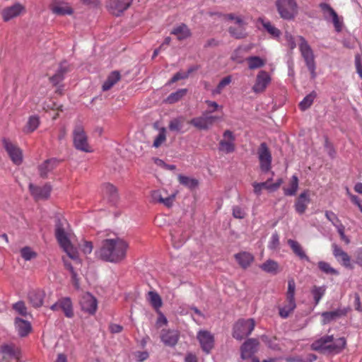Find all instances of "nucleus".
Listing matches in <instances>:
<instances>
[{"mask_svg":"<svg viewBox=\"0 0 362 362\" xmlns=\"http://www.w3.org/2000/svg\"><path fill=\"white\" fill-rule=\"evenodd\" d=\"M180 339V333L175 329H163L160 334L161 341L168 346H175Z\"/></svg>","mask_w":362,"mask_h":362,"instance_id":"412c9836","label":"nucleus"},{"mask_svg":"<svg viewBox=\"0 0 362 362\" xmlns=\"http://www.w3.org/2000/svg\"><path fill=\"white\" fill-rule=\"evenodd\" d=\"M279 237L277 233H274L272 234L271 237V240L269 243V248L271 250H276L279 247Z\"/></svg>","mask_w":362,"mask_h":362,"instance_id":"bf43d9fd","label":"nucleus"},{"mask_svg":"<svg viewBox=\"0 0 362 362\" xmlns=\"http://www.w3.org/2000/svg\"><path fill=\"white\" fill-rule=\"evenodd\" d=\"M272 81V78L268 72L262 70L258 72L255 83L253 85L252 90L255 93H262L264 92L267 87Z\"/></svg>","mask_w":362,"mask_h":362,"instance_id":"9b49d317","label":"nucleus"},{"mask_svg":"<svg viewBox=\"0 0 362 362\" xmlns=\"http://www.w3.org/2000/svg\"><path fill=\"white\" fill-rule=\"evenodd\" d=\"M255 327L254 319H240L233 325V337L237 340H242L252 332Z\"/></svg>","mask_w":362,"mask_h":362,"instance_id":"39448f33","label":"nucleus"},{"mask_svg":"<svg viewBox=\"0 0 362 362\" xmlns=\"http://www.w3.org/2000/svg\"><path fill=\"white\" fill-rule=\"evenodd\" d=\"M288 245L291 248L293 253L298 256L300 259H304L310 262V258L306 255L300 244L296 240L289 239L288 240Z\"/></svg>","mask_w":362,"mask_h":362,"instance_id":"c85d7f7f","label":"nucleus"},{"mask_svg":"<svg viewBox=\"0 0 362 362\" xmlns=\"http://www.w3.org/2000/svg\"><path fill=\"white\" fill-rule=\"evenodd\" d=\"M45 294L41 291H31L28 293V300L34 308H40L42 305Z\"/></svg>","mask_w":362,"mask_h":362,"instance_id":"bb28decb","label":"nucleus"},{"mask_svg":"<svg viewBox=\"0 0 362 362\" xmlns=\"http://www.w3.org/2000/svg\"><path fill=\"white\" fill-rule=\"evenodd\" d=\"M171 34L177 36L179 40H185L191 36V32L187 25L182 23L180 25L175 28L172 31Z\"/></svg>","mask_w":362,"mask_h":362,"instance_id":"2f4dec72","label":"nucleus"},{"mask_svg":"<svg viewBox=\"0 0 362 362\" xmlns=\"http://www.w3.org/2000/svg\"><path fill=\"white\" fill-rule=\"evenodd\" d=\"M223 139L219 141L218 151L225 153H230L235 151V136L230 130H226L223 134Z\"/></svg>","mask_w":362,"mask_h":362,"instance_id":"9d476101","label":"nucleus"},{"mask_svg":"<svg viewBox=\"0 0 362 362\" xmlns=\"http://www.w3.org/2000/svg\"><path fill=\"white\" fill-rule=\"evenodd\" d=\"M332 253L337 261L346 268L352 269L351 257L336 243L332 245Z\"/></svg>","mask_w":362,"mask_h":362,"instance_id":"aec40b11","label":"nucleus"},{"mask_svg":"<svg viewBox=\"0 0 362 362\" xmlns=\"http://www.w3.org/2000/svg\"><path fill=\"white\" fill-rule=\"evenodd\" d=\"M132 0H109L107 6L112 14L119 16L132 5Z\"/></svg>","mask_w":362,"mask_h":362,"instance_id":"f3484780","label":"nucleus"},{"mask_svg":"<svg viewBox=\"0 0 362 362\" xmlns=\"http://www.w3.org/2000/svg\"><path fill=\"white\" fill-rule=\"evenodd\" d=\"M50 309L53 311L62 310L64 315L68 318L74 317L73 305L71 298L69 297L59 299L55 303L51 305Z\"/></svg>","mask_w":362,"mask_h":362,"instance_id":"f8f14e48","label":"nucleus"},{"mask_svg":"<svg viewBox=\"0 0 362 362\" xmlns=\"http://www.w3.org/2000/svg\"><path fill=\"white\" fill-rule=\"evenodd\" d=\"M103 194L111 202H115L118 199L117 189L110 183H105L102 187Z\"/></svg>","mask_w":362,"mask_h":362,"instance_id":"c756f323","label":"nucleus"},{"mask_svg":"<svg viewBox=\"0 0 362 362\" xmlns=\"http://www.w3.org/2000/svg\"><path fill=\"white\" fill-rule=\"evenodd\" d=\"M232 214L235 218L243 219L246 216L245 209L240 206H233L232 208Z\"/></svg>","mask_w":362,"mask_h":362,"instance_id":"603ef678","label":"nucleus"},{"mask_svg":"<svg viewBox=\"0 0 362 362\" xmlns=\"http://www.w3.org/2000/svg\"><path fill=\"white\" fill-rule=\"evenodd\" d=\"M310 202V199L308 193V190H305L300 193L298 196L294 207L296 211L299 214H303L307 209L308 204Z\"/></svg>","mask_w":362,"mask_h":362,"instance_id":"5701e85b","label":"nucleus"},{"mask_svg":"<svg viewBox=\"0 0 362 362\" xmlns=\"http://www.w3.org/2000/svg\"><path fill=\"white\" fill-rule=\"evenodd\" d=\"M325 216L326 218L332 222V223L337 228V226H339L340 223L339 219L337 216V215L331 211H327L325 212Z\"/></svg>","mask_w":362,"mask_h":362,"instance_id":"680f3d73","label":"nucleus"},{"mask_svg":"<svg viewBox=\"0 0 362 362\" xmlns=\"http://www.w3.org/2000/svg\"><path fill=\"white\" fill-rule=\"evenodd\" d=\"M59 164V161L56 158H50L46 160L38 167L40 175L42 178H46L49 172L53 170Z\"/></svg>","mask_w":362,"mask_h":362,"instance_id":"b1692460","label":"nucleus"},{"mask_svg":"<svg viewBox=\"0 0 362 362\" xmlns=\"http://www.w3.org/2000/svg\"><path fill=\"white\" fill-rule=\"evenodd\" d=\"M245 25H238V28L230 26L228 28V33L230 35L236 39H243L247 36L245 33Z\"/></svg>","mask_w":362,"mask_h":362,"instance_id":"4c0bfd02","label":"nucleus"},{"mask_svg":"<svg viewBox=\"0 0 362 362\" xmlns=\"http://www.w3.org/2000/svg\"><path fill=\"white\" fill-rule=\"evenodd\" d=\"M296 283L293 279L288 281V289L286 293V302L296 303L295 300Z\"/></svg>","mask_w":362,"mask_h":362,"instance_id":"c9c22d12","label":"nucleus"},{"mask_svg":"<svg viewBox=\"0 0 362 362\" xmlns=\"http://www.w3.org/2000/svg\"><path fill=\"white\" fill-rule=\"evenodd\" d=\"M2 144L13 163L16 165H20L23 161L21 150L8 139L3 138Z\"/></svg>","mask_w":362,"mask_h":362,"instance_id":"1a4fd4ad","label":"nucleus"},{"mask_svg":"<svg viewBox=\"0 0 362 362\" xmlns=\"http://www.w3.org/2000/svg\"><path fill=\"white\" fill-rule=\"evenodd\" d=\"M121 76L118 71H114L107 76L105 81L103 83L102 89L103 91H107L112 88L113 86L120 80Z\"/></svg>","mask_w":362,"mask_h":362,"instance_id":"473e14b6","label":"nucleus"},{"mask_svg":"<svg viewBox=\"0 0 362 362\" xmlns=\"http://www.w3.org/2000/svg\"><path fill=\"white\" fill-rule=\"evenodd\" d=\"M1 352L4 354L9 356H14L15 355V351H14V346L12 344H3L0 347Z\"/></svg>","mask_w":362,"mask_h":362,"instance_id":"13d9d810","label":"nucleus"},{"mask_svg":"<svg viewBox=\"0 0 362 362\" xmlns=\"http://www.w3.org/2000/svg\"><path fill=\"white\" fill-rule=\"evenodd\" d=\"M248 68L251 70L261 68L264 66L265 62L257 56H252L247 58Z\"/></svg>","mask_w":362,"mask_h":362,"instance_id":"ea45409f","label":"nucleus"},{"mask_svg":"<svg viewBox=\"0 0 362 362\" xmlns=\"http://www.w3.org/2000/svg\"><path fill=\"white\" fill-rule=\"evenodd\" d=\"M275 6L280 17L284 20H293L298 12L296 0H276Z\"/></svg>","mask_w":362,"mask_h":362,"instance_id":"20e7f679","label":"nucleus"},{"mask_svg":"<svg viewBox=\"0 0 362 362\" xmlns=\"http://www.w3.org/2000/svg\"><path fill=\"white\" fill-rule=\"evenodd\" d=\"M296 308V303H287L282 307L279 308V316L283 319H286L294 311Z\"/></svg>","mask_w":362,"mask_h":362,"instance_id":"f704fd0d","label":"nucleus"},{"mask_svg":"<svg viewBox=\"0 0 362 362\" xmlns=\"http://www.w3.org/2000/svg\"><path fill=\"white\" fill-rule=\"evenodd\" d=\"M231 82V76H228L224 77L221 81L218 83L216 89L213 91L214 94H219L226 86H228Z\"/></svg>","mask_w":362,"mask_h":362,"instance_id":"5fc2aeb1","label":"nucleus"},{"mask_svg":"<svg viewBox=\"0 0 362 362\" xmlns=\"http://www.w3.org/2000/svg\"><path fill=\"white\" fill-rule=\"evenodd\" d=\"M264 272L271 274H276L279 269V264L272 259H268L259 267Z\"/></svg>","mask_w":362,"mask_h":362,"instance_id":"58836bf2","label":"nucleus"},{"mask_svg":"<svg viewBox=\"0 0 362 362\" xmlns=\"http://www.w3.org/2000/svg\"><path fill=\"white\" fill-rule=\"evenodd\" d=\"M55 237L61 247L71 259L74 260L79 259L77 249L71 243L68 234L65 231L64 223L59 218H57L55 223Z\"/></svg>","mask_w":362,"mask_h":362,"instance_id":"7ed1b4c3","label":"nucleus"},{"mask_svg":"<svg viewBox=\"0 0 362 362\" xmlns=\"http://www.w3.org/2000/svg\"><path fill=\"white\" fill-rule=\"evenodd\" d=\"M235 258L238 264L244 269L248 267L254 260L253 255L247 252L235 254Z\"/></svg>","mask_w":362,"mask_h":362,"instance_id":"7c9ffc66","label":"nucleus"},{"mask_svg":"<svg viewBox=\"0 0 362 362\" xmlns=\"http://www.w3.org/2000/svg\"><path fill=\"white\" fill-rule=\"evenodd\" d=\"M13 308L22 316L25 317L28 315L27 308L23 301H18L14 303Z\"/></svg>","mask_w":362,"mask_h":362,"instance_id":"6e6d98bb","label":"nucleus"},{"mask_svg":"<svg viewBox=\"0 0 362 362\" xmlns=\"http://www.w3.org/2000/svg\"><path fill=\"white\" fill-rule=\"evenodd\" d=\"M129 247L128 242L123 238H106L102 241L95 254L96 257L103 261L118 264L126 259Z\"/></svg>","mask_w":362,"mask_h":362,"instance_id":"f257e3e1","label":"nucleus"},{"mask_svg":"<svg viewBox=\"0 0 362 362\" xmlns=\"http://www.w3.org/2000/svg\"><path fill=\"white\" fill-rule=\"evenodd\" d=\"M28 188L31 195L35 200L47 199L50 196L52 189L49 183H46L42 187L30 183Z\"/></svg>","mask_w":362,"mask_h":362,"instance_id":"4468645a","label":"nucleus"},{"mask_svg":"<svg viewBox=\"0 0 362 362\" xmlns=\"http://www.w3.org/2000/svg\"><path fill=\"white\" fill-rule=\"evenodd\" d=\"M319 269L326 274L339 275V272L334 268L332 267L330 264L325 261H320L317 263Z\"/></svg>","mask_w":362,"mask_h":362,"instance_id":"c03bdc74","label":"nucleus"},{"mask_svg":"<svg viewBox=\"0 0 362 362\" xmlns=\"http://www.w3.org/2000/svg\"><path fill=\"white\" fill-rule=\"evenodd\" d=\"M15 327L18 335L21 337H26L32 329L30 323L20 317H16L15 319Z\"/></svg>","mask_w":362,"mask_h":362,"instance_id":"393cba45","label":"nucleus"},{"mask_svg":"<svg viewBox=\"0 0 362 362\" xmlns=\"http://www.w3.org/2000/svg\"><path fill=\"white\" fill-rule=\"evenodd\" d=\"M355 66L356 69V72L359 75V76L362 78V64L361 62V58L359 55H356L355 57Z\"/></svg>","mask_w":362,"mask_h":362,"instance_id":"338daca9","label":"nucleus"},{"mask_svg":"<svg viewBox=\"0 0 362 362\" xmlns=\"http://www.w3.org/2000/svg\"><path fill=\"white\" fill-rule=\"evenodd\" d=\"M298 189V178L296 175H293L288 188L284 187V194L286 196H293Z\"/></svg>","mask_w":362,"mask_h":362,"instance_id":"79ce46f5","label":"nucleus"},{"mask_svg":"<svg viewBox=\"0 0 362 362\" xmlns=\"http://www.w3.org/2000/svg\"><path fill=\"white\" fill-rule=\"evenodd\" d=\"M258 22L260 23L263 27V28L273 37V38H279L281 34V32L279 29L276 28L270 21H265L262 18H258Z\"/></svg>","mask_w":362,"mask_h":362,"instance_id":"cd10ccee","label":"nucleus"},{"mask_svg":"<svg viewBox=\"0 0 362 362\" xmlns=\"http://www.w3.org/2000/svg\"><path fill=\"white\" fill-rule=\"evenodd\" d=\"M40 124V119L37 116H30L27 122L25 128V132L27 133L34 132Z\"/></svg>","mask_w":362,"mask_h":362,"instance_id":"a18cd8bd","label":"nucleus"},{"mask_svg":"<svg viewBox=\"0 0 362 362\" xmlns=\"http://www.w3.org/2000/svg\"><path fill=\"white\" fill-rule=\"evenodd\" d=\"M52 11L54 13L59 15V16H63V15H66V14H71L73 13V10L69 6H60V5L54 6L52 8Z\"/></svg>","mask_w":362,"mask_h":362,"instance_id":"09e8293b","label":"nucleus"},{"mask_svg":"<svg viewBox=\"0 0 362 362\" xmlns=\"http://www.w3.org/2000/svg\"><path fill=\"white\" fill-rule=\"evenodd\" d=\"M300 43L298 45L299 50L303 58L305 65H310L315 63L314 52L308 44V41L303 36H298Z\"/></svg>","mask_w":362,"mask_h":362,"instance_id":"ddd939ff","label":"nucleus"},{"mask_svg":"<svg viewBox=\"0 0 362 362\" xmlns=\"http://www.w3.org/2000/svg\"><path fill=\"white\" fill-rule=\"evenodd\" d=\"M165 140V134L164 129H162L156 137L153 146L156 148H158L160 146V144Z\"/></svg>","mask_w":362,"mask_h":362,"instance_id":"e2e57ef3","label":"nucleus"},{"mask_svg":"<svg viewBox=\"0 0 362 362\" xmlns=\"http://www.w3.org/2000/svg\"><path fill=\"white\" fill-rule=\"evenodd\" d=\"M259 341L257 339L250 338L247 339L241 346V358L243 359L250 358L257 351L259 346Z\"/></svg>","mask_w":362,"mask_h":362,"instance_id":"6ab92c4d","label":"nucleus"},{"mask_svg":"<svg viewBox=\"0 0 362 362\" xmlns=\"http://www.w3.org/2000/svg\"><path fill=\"white\" fill-rule=\"evenodd\" d=\"M197 338L202 349L206 354L210 353L214 346V335L209 331L201 330L198 332Z\"/></svg>","mask_w":362,"mask_h":362,"instance_id":"2eb2a0df","label":"nucleus"},{"mask_svg":"<svg viewBox=\"0 0 362 362\" xmlns=\"http://www.w3.org/2000/svg\"><path fill=\"white\" fill-rule=\"evenodd\" d=\"M225 18L230 21H234L238 25H246V23L241 17L237 16L234 13H228L225 15Z\"/></svg>","mask_w":362,"mask_h":362,"instance_id":"0e129e2a","label":"nucleus"},{"mask_svg":"<svg viewBox=\"0 0 362 362\" xmlns=\"http://www.w3.org/2000/svg\"><path fill=\"white\" fill-rule=\"evenodd\" d=\"M197 70V68L194 66H191L188 69L187 72H177L170 79V83H175L176 81L181 80V79H185L188 78L189 75Z\"/></svg>","mask_w":362,"mask_h":362,"instance_id":"49530a36","label":"nucleus"},{"mask_svg":"<svg viewBox=\"0 0 362 362\" xmlns=\"http://www.w3.org/2000/svg\"><path fill=\"white\" fill-rule=\"evenodd\" d=\"M332 20L336 31L340 32L341 30L342 23L340 22L338 15L337 14L332 17Z\"/></svg>","mask_w":362,"mask_h":362,"instance_id":"774afa93","label":"nucleus"},{"mask_svg":"<svg viewBox=\"0 0 362 362\" xmlns=\"http://www.w3.org/2000/svg\"><path fill=\"white\" fill-rule=\"evenodd\" d=\"M81 310L90 315H94L97 310L98 301L90 293H86L81 296L80 300Z\"/></svg>","mask_w":362,"mask_h":362,"instance_id":"dca6fc26","label":"nucleus"},{"mask_svg":"<svg viewBox=\"0 0 362 362\" xmlns=\"http://www.w3.org/2000/svg\"><path fill=\"white\" fill-rule=\"evenodd\" d=\"M69 71V68L68 64L66 62H62L59 64V66L55 74L49 78L50 82L54 86H57L59 82H61L64 79V75Z\"/></svg>","mask_w":362,"mask_h":362,"instance_id":"a878e982","label":"nucleus"},{"mask_svg":"<svg viewBox=\"0 0 362 362\" xmlns=\"http://www.w3.org/2000/svg\"><path fill=\"white\" fill-rule=\"evenodd\" d=\"M178 180L181 185L189 189H194L199 185V182L197 180L182 175H178Z\"/></svg>","mask_w":362,"mask_h":362,"instance_id":"a19ab883","label":"nucleus"},{"mask_svg":"<svg viewBox=\"0 0 362 362\" xmlns=\"http://www.w3.org/2000/svg\"><path fill=\"white\" fill-rule=\"evenodd\" d=\"M317 97L315 91H312L310 93L307 95L303 100L299 103V108L302 111H305L308 109L313 103L314 100Z\"/></svg>","mask_w":362,"mask_h":362,"instance_id":"e433bc0d","label":"nucleus"},{"mask_svg":"<svg viewBox=\"0 0 362 362\" xmlns=\"http://www.w3.org/2000/svg\"><path fill=\"white\" fill-rule=\"evenodd\" d=\"M23 11H25V7L20 3H16L11 6L5 8L2 11V17L6 22L18 16Z\"/></svg>","mask_w":362,"mask_h":362,"instance_id":"4be33fe9","label":"nucleus"},{"mask_svg":"<svg viewBox=\"0 0 362 362\" xmlns=\"http://www.w3.org/2000/svg\"><path fill=\"white\" fill-rule=\"evenodd\" d=\"M21 257L26 261L30 260L37 256V254L29 247H25L21 250Z\"/></svg>","mask_w":362,"mask_h":362,"instance_id":"3c124183","label":"nucleus"},{"mask_svg":"<svg viewBox=\"0 0 362 362\" xmlns=\"http://www.w3.org/2000/svg\"><path fill=\"white\" fill-rule=\"evenodd\" d=\"M148 299L155 309L158 310L162 306V299L157 292L149 291L148 293Z\"/></svg>","mask_w":362,"mask_h":362,"instance_id":"37998d69","label":"nucleus"},{"mask_svg":"<svg viewBox=\"0 0 362 362\" xmlns=\"http://www.w3.org/2000/svg\"><path fill=\"white\" fill-rule=\"evenodd\" d=\"M320 7L321 8V9L323 12L325 18L326 20H328L330 18H332V17H334V16H336L337 14L336 13V11L328 4H326V3L320 4Z\"/></svg>","mask_w":362,"mask_h":362,"instance_id":"de8ad7c7","label":"nucleus"},{"mask_svg":"<svg viewBox=\"0 0 362 362\" xmlns=\"http://www.w3.org/2000/svg\"><path fill=\"white\" fill-rule=\"evenodd\" d=\"M325 289L322 287L315 286L312 290V293L315 300V305H317L324 296Z\"/></svg>","mask_w":362,"mask_h":362,"instance_id":"864d4df0","label":"nucleus"},{"mask_svg":"<svg viewBox=\"0 0 362 362\" xmlns=\"http://www.w3.org/2000/svg\"><path fill=\"white\" fill-rule=\"evenodd\" d=\"M187 93V88H181L177 91L170 93L165 100V103L168 104H174L180 101Z\"/></svg>","mask_w":362,"mask_h":362,"instance_id":"72a5a7b5","label":"nucleus"},{"mask_svg":"<svg viewBox=\"0 0 362 362\" xmlns=\"http://www.w3.org/2000/svg\"><path fill=\"white\" fill-rule=\"evenodd\" d=\"M81 248L85 255L90 254L93 249V245L91 241L83 240Z\"/></svg>","mask_w":362,"mask_h":362,"instance_id":"052dcab7","label":"nucleus"},{"mask_svg":"<svg viewBox=\"0 0 362 362\" xmlns=\"http://www.w3.org/2000/svg\"><path fill=\"white\" fill-rule=\"evenodd\" d=\"M259 168L263 173L269 172L272 168V153L266 143H262L257 150Z\"/></svg>","mask_w":362,"mask_h":362,"instance_id":"6e6552de","label":"nucleus"},{"mask_svg":"<svg viewBox=\"0 0 362 362\" xmlns=\"http://www.w3.org/2000/svg\"><path fill=\"white\" fill-rule=\"evenodd\" d=\"M206 104H207L208 105V109L206 110L205 111H204V112H206V114H208L209 115H210V114L217 111L218 110H222V106H220L215 101H211V100H206L205 101Z\"/></svg>","mask_w":362,"mask_h":362,"instance_id":"4d7b16f0","label":"nucleus"},{"mask_svg":"<svg viewBox=\"0 0 362 362\" xmlns=\"http://www.w3.org/2000/svg\"><path fill=\"white\" fill-rule=\"evenodd\" d=\"M221 119V117L209 115L203 112L201 116L192 118L189 121V124L199 130H208L216 121Z\"/></svg>","mask_w":362,"mask_h":362,"instance_id":"0eeeda50","label":"nucleus"},{"mask_svg":"<svg viewBox=\"0 0 362 362\" xmlns=\"http://www.w3.org/2000/svg\"><path fill=\"white\" fill-rule=\"evenodd\" d=\"M351 311L350 307L339 308L335 310L323 312L321 314L322 323L327 325L332 321L337 320V319L346 316L349 312Z\"/></svg>","mask_w":362,"mask_h":362,"instance_id":"a211bd4d","label":"nucleus"},{"mask_svg":"<svg viewBox=\"0 0 362 362\" xmlns=\"http://www.w3.org/2000/svg\"><path fill=\"white\" fill-rule=\"evenodd\" d=\"M73 141L74 147L83 152H90L88 143V137L83 125L78 124L74 127L73 131Z\"/></svg>","mask_w":362,"mask_h":362,"instance_id":"423d86ee","label":"nucleus"},{"mask_svg":"<svg viewBox=\"0 0 362 362\" xmlns=\"http://www.w3.org/2000/svg\"><path fill=\"white\" fill-rule=\"evenodd\" d=\"M346 346V340L344 337H340L334 341L333 335L324 336L311 344V349L314 351H328L329 352L339 353Z\"/></svg>","mask_w":362,"mask_h":362,"instance_id":"f03ea898","label":"nucleus"},{"mask_svg":"<svg viewBox=\"0 0 362 362\" xmlns=\"http://www.w3.org/2000/svg\"><path fill=\"white\" fill-rule=\"evenodd\" d=\"M182 124V118H175L170 122L168 127L170 131L180 132L183 126Z\"/></svg>","mask_w":362,"mask_h":362,"instance_id":"8fccbe9b","label":"nucleus"},{"mask_svg":"<svg viewBox=\"0 0 362 362\" xmlns=\"http://www.w3.org/2000/svg\"><path fill=\"white\" fill-rule=\"evenodd\" d=\"M337 229L341 240H343L346 244L349 243L350 240L344 233V226L341 223H339V226H337Z\"/></svg>","mask_w":362,"mask_h":362,"instance_id":"69168bd1","label":"nucleus"}]
</instances>
